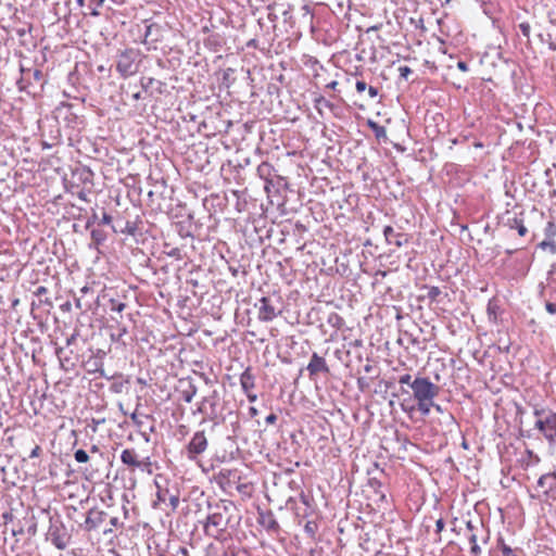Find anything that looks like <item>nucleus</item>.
<instances>
[{
  "label": "nucleus",
  "mask_w": 556,
  "mask_h": 556,
  "mask_svg": "<svg viewBox=\"0 0 556 556\" xmlns=\"http://www.w3.org/2000/svg\"><path fill=\"white\" fill-rule=\"evenodd\" d=\"M56 262L50 257L48 261H37V296L41 294H54L58 289Z\"/></svg>",
  "instance_id": "1"
},
{
  "label": "nucleus",
  "mask_w": 556,
  "mask_h": 556,
  "mask_svg": "<svg viewBox=\"0 0 556 556\" xmlns=\"http://www.w3.org/2000/svg\"><path fill=\"white\" fill-rule=\"evenodd\" d=\"M535 428L543 433L548 441L556 440V413L546 409H535Z\"/></svg>",
  "instance_id": "2"
},
{
  "label": "nucleus",
  "mask_w": 556,
  "mask_h": 556,
  "mask_svg": "<svg viewBox=\"0 0 556 556\" xmlns=\"http://www.w3.org/2000/svg\"><path fill=\"white\" fill-rule=\"evenodd\" d=\"M413 389L415 399L418 403V409L427 415L433 406V396L437 394L438 389L435 384H409Z\"/></svg>",
  "instance_id": "3"
},
{
  "label": "nucleus",
  "mask_w": 556,
  "mask_h": 556,
  "mask_svg": "<svg viewBox=\"0 0 556 556\" xmlns=\"http://www.w3.org/2000/svg\"><path fill=\"white\" fill-rule=\"evenodd\" d=\"M228 523L227 508L223 507L207 516L204 529L206 534L218 538L227 529Z\"/></svg>",
  "instance_id": "4"
},
{
  "label": "nucleus",
  "mask_w": 556,
  "mask_h": 556,
  "mask_svg": "<svg viewBox=\"0 0 556 556\" xmlns=\"http://www.w3.org/2000/svg\"><path fill=\"white\" fill-rule=\"evenodd\" d=\"M139 53L135 49H127L117 55L116 71L123 77H129L138 72L137 59Z\"/></svg>",
  "instance_id": "5"
},
{
  "label": "nucleus",
  "mask_w": 556,
  "mask_h": 556,
  "mask_svg": "<svg viewBox=\"0 0 556 556\" xmlns=\"http://www.w3.org/2000/svg\"><path fill=\"white\" fill-rule=\"evenodd\" d=\"M306 370L308 371V376L312 380L327 379L330 371L326 359L317 353H313L311 356Z\"/></svg>",
  "instance_id": "6"
},
{
  "label": "nucleus",
  "mask_w": 556,
  "mask_h": 556,
  "mask_svg": "<svg viewBox=\"0 0 556 556\" xmlns=\"http://www.w3.org/2000/svg\"><path fill=\"white\" fill-rule=\"evenodd\" d=\"M208 445L204 431H197L186 446L187 457L191 460L203 454Z\"/></svg>",
  "instance_id": "7"
},
{
  "label": "nucleus",
  "mask_w": 556,
  "mask_h": 556,
  "mask_svg": "<svg viewBox=\"0 0 556 556\" xmlns=\"http://www.w3.org/2000/svg\"><path fill=\"white\" fill-rule=\"evenodd\" d=\"M257 176L265 181V191L270 192V187L274 186V178L282 180L281 176L276 174L275 167L268 162H262L256 168Z\"/></svg>",
  "instance_id": "8"
},
{
  "label": "nucleus",
  "mask_w": 556,
  "mask_h": 556,
  "mask_svg": "<svg viewBox=\"0 0 556 556\" xmlns=\"http://www.w3.org/2000/svg\"><path fill=\"white\" fill-rule=\"evenodd\" d=\"M278 314L279 312L270 298L263 296L260 300L258 319L261 321H271Z\"/></svg>",
  "instance_id": "9"
},
{
  "label": "nucleus",
  "mask_w": 556,
  "mask_h": 556,
  "mask_svg": "<svg viewBox=\"0 0 556 556\" xmlns=\"http://www.w3.org/2000/svg\"><path fill=\"white\" fill-rule=\"evenodd\" d=\"M397 342L399 344L405 346L406 349H408L409 346H412L416 351H425L427 349L425 339H419L418 336H415L414 333L408 331H404L400 336Z\"/></svg>",
  "instance_id": "10"
},
{
  "label": "nucleus",
  "mask_w": 556,
  "mask_h": 556,
  "mask_svg": "<svg viewBox=\"0 0 556 556\" xmlns=\"http://www.w3.org/2000/svg\"><path fill=\"white\" fill-rule=\"evenodd\" d=\"M383 235L386 238V241L389 244H394L397 248L403 247L404 244L408 243V237L406 233L403 232H396L393 227L386 226L383 228Z\"/></svg>",
  "instance_id": "11"
},
{
  "label": "nucleus",
  "mask_w": 556,
  "mask_h": 556,
  "mask_svg": "<svg viewBox=\"0 0 556 556\" xmlns=\"http://www.w3.org/2000/svg\"><path fill=\"white\" fill-rule=\"evenodd\" d=\"M121 460L124 465L129 467L131 470L142 469L146 465L138 457V454L132 448H126L121 454Z\"/></svg>",
  "instance_id": "12"
},
{
  "label": "nucleus",
  "mask_w": 556,
  "mask_h": 556,
  "mask_svg": "<svg viewBox=\"0 0 556 556\" xmlns=\"http://www.w3.org/2000/svg\"><path fill=\"white\" fill-rule=\"evenodd\" d=\"M60 168V160L55 156H50L47 162H43L41 161L39 163V170L41 172H52V176H49V179H50V184H49V187L52 186L53 182H56L58 180V176H59V170Z\"/></svg>",
  "instance_id": "13"
},
{
  "label": "nucleus",
  "mask_w": 556,
  "mask_h": 556,
  "mask_svg": "<svg viewBox=\"0 0 556 556\" xmlns=\"http://www.w3.org/2000/svg\"><path fill=\"white\" fill-rule=\"evenodd\" d=\"M92 289L88 286H84L79 290V295L76 298V306L81 311H87L91 307V301L87 299L89 292Z\"/></svg>",
  "instance_id": "14"
},
{
  "label": "nucleus",
  "mask_w": 556,
  "mask_h": 556,
  "mask_svg": "<svg viewBox=\"0 0 556 556\" xmlns=\"http://www.w3.org/2000/svg\"><path fill=\"white\" fill-rule=\"evenodd\" d=\"M53 351L58 357L60 366L63 369L70 370L74 366L73 358L65 355V350L63 348H53Z\"/></svg>",
  "instance_id": "15"
},
{
  "label": "nucleus",
  "mask_w": 556,
  "mask_h": 556,
  "mask_svg": "<svg viewBox=\"0 0 556 556\" xmlns=\"http://www.w3.org/2000/svg\"><path fill=\"white\" fill-rule=\"evenodd\" d=\"M140 84H141V87L143 90H148L150 88H152L154 85H156V89L159 92H162V87L164 86V84L160 80H156L152 77H142L141 80H140Z\"/></svg>",
  "instance_id": "16"
},
{
  "label": "nucleus",
  "mask_w": 556,
  "mask_h": 556,
  "mask_svg": "<svg viewBox=\"0 0 556 556\" xmlns=\"http://www.w3.org/2000/svg\"><path fill=\"white\" fill-rule=\"evenodd\" d=\"M507 224L510 229H516L518 231L519 236H521V237L526 236L528 232V229L523 225L521 219H518V218L508 219Z\"/></svg>",
  "instance_id": "17"
},
{
  "label": "nucleus",
  "mask_w": 556,
  "mask_h": 556,
  "mask_svg": "<svg viewBox=\"0 0 556 556\" xmlns=\"http://www.w3.org/2000/svg\"><path fill=\"white\" fill-rule=\"evenodd\" d=\"M195 394V390L192 384H189L187 390L178 391V400L186 403H190Z\"/></svg>",
  "instance_id": "18"
},
{
  "label": "nucleus",
  "mask_w": 556,
  "mask_h": 556,
  "mask_svg": "<svg viewBox=\"0 0 556 556\" xmlns=\"http://www.w3.org/2000/svg\"><path fill=\"white\" fill-rule=\"evenodd\" d=\"M555 483H556V477L553 475H543L538 480V485L543 489L546 485L548 486V489H552Z\"/></svg>",
  "instance_id": "19"
},
{
  "label": "nucleus",
  "mask_w": 556,
  "mask_h": 556,
  "mask_svg": "<svg viewBox=\"0 0 556 556\" xmlns=\"http://www.w3.org/2000/svg\"><path fill=\"white\" fill-rule=\"evenodd\" d=\"M368 126L371 128V130L374 131L375 136L378 139L384 138L387 136L386 128L383 126L379 125L378 123L369 121Z\"/></svg>",
  "instance_id": "20"
},
{
  "label": "nucleus",
  "mask_w": 556,
  "mask_h": 556,
  "mask_svg": "<svg viewBox=\"0 0 556 556\" xmlns=\"http://www.w3.org/2000/svg\"><path fill=\"white\" fill-rule=\"evenodd\" d=\"M314 106L318 111V113L321 114V108L323 106L328 108V109H332L333 104L330 101H328L325 97L319 96V97L315 98Z\"/></svg>",
  "instance_id": "21"
},
{
  "label": "nucleus",
  "mask_w": 556,
  "mask_h": 556,
  "mask_svg": "<svg viewBox=\"0 0 556 556\" xmlns=\"http://www.w3.org/2000/svg\"><path fill=\"white\" fill-rule=\"evenodd\" d=\"M91 239L97 245H100L106 240V233L102 229H92Z\"/></svg>",
  "instance_id": "22"
},
{
  "label": "nucleus",
  "mask_w": 556,
  "mask_h": 556,
  "mask_svg": "<svg viewBox=\"0 0 556 556\" xmlns=\"http://www.w3.org/2000/svg\"><path fill=\"white\" fill-rule=\"evenodd\" d=\"M424 289L427 290L426 296L432 302L437 301L438 296L441 294V289L435 286H425Z\"/></svg>",
  "instance_id": "23"
},
{
  "label": "nucleus",
  "mask_w": 556,
  "mask_h": 556,
  "mask_svg": "<svg viewBox=\"0 0 556 556\" xmlns=\"http://www.w3.org/2000/svg\"><path fill=\"white\" fill-rule=\"evenodd\" d=\"M105 0H90L89 1V8L91 9L90 14L92 16H99L100 12L98 11L99 8H101L104 4Z\"/></svg>",
  "instance_id": "24"
},
{
  "label": "nucleus",
  "mask_w": 556,
  "mask_h": 556,
  "mask_svg": "<svg viewBox=\"0 0 556 556\" xmlns=\"http://www.w3.org/2000/svg\"><path fill=\"white\" fill-rule=\"evenodd\" d=\"M51 295L52 294H41L37 296L39 304L45 306L46 312H49V308L52 306Z\"/></svg>",
  "instance_id": "25"
},
{
  "label": "nucleus",
  "mask_w": 556,
  "mask_h": 556,
  "mask_svg": "<svg viewBox=\"0 0 556 556\" xmlns=\"http://www.w3.org/2000/svg\"><path fill=\"white\" fill-rule=\"evenodd\" d=\"M328 323L336 328H340L343 325V318L338 315L337 313H333L329 316Z\"/></svg>",
  "instance_id": "26"
},
{
  "label": "nucleus",
  "mask_w": 556,
  "mask_h": 556,
  "mask_svg": "<svg viewBox=\"0 0 556 556\" xmlns=\"http://www.w3.org/2000/svg\"><path fill=\"white\" fill-rule=\"evenodd\" d=\"M539 247L543 250L548 249L553 254L556 253V242L554 240H544L539 244Z\"/></svg>",
  "instance_id": "27"
},
{
  "label": "nucleus",
  "mask_w": 556,
  "mask_h": 556,
  "mask_svg": "<svg viewBox=\"0 0 556 556\" xmlns=\"http://www.w3.org/2000/svg\"><path fill=\"white\" fill-rule=\"evenodd\" d=\"M76 462L78 463H87L89 459V456L86 451L84 450H77L74 454Z\"/></svg>",
  "instance_id": "28"
},
{
  "label": "nucleus",
  "mask_w": 556,
  "mask_h": 556,
  "mask_svg": "<svg viewBox=\"0 0 556 556\" xmlns=\"http://www.w3.org/2000/svg\"><path fill=\"white\" fill-rule=\"evenodd\" d=\"M498 547H500L503 556H516L514 551L508 545H506L503 541H500Z\"/></svg>",
  "instance_id": "29"
},
{
  "label": "nucleus",
  "mask_w": 556,
  "mask_h": 556,
  "mask_svg": "<svg viewBox=\"0 0 556 556\" xmlns=\"http://www.w3.org/2000/svg\"><path fill=\"white\" fill-rule=\"evenodd\" d=\"M469 542L471 543V553L477 555L480 553V547L478 545L477 534L472 533L469 538Z\"/></svg>",
  "instance_id": "30"
},
{
  "label": "nucleus",
  "mask_w": 556,
  "mask_h": 556,
  "mask_svg": "<svg viewBox=\"0 0 556 556\" xmlns=\"http://www.w3.org/2000/svg\"><path fill=\"white\" fill-rule=\"evenodd\" d=\"M126 333H127V330H126V328H125V327H123V328H118V329H117V332H113V333L111 334V338H112V340H113V341L122 342L123 337H124Z\"/></svg>",
  "instance_id": "31"
},
{
  "label": "nucleus",
  "mask_w": 556,
  "mask_h": 556,
  "mask_svg": "<svg viewBox=\"0 0 556 556\" xmlns=\"http://www.w3.org/2000/svg\"><path fill=\"white\" fill-rule=\"evenodd\" d=\"M518 27L521 34L529 40L531 30L530 24L527 22H522L518 25Z\"/></svg>",
  "instance_id": "32"
},
{
  "label": "nucleus",
  "mask_w": 556,
  "mask_h": 556,
  "mask_svg": "<svg viewBox=\"0 0 556 556\" xmlns=\"http://www.w3.org/2000/svg\"><path fill=\"white\" fill-rule=\"evenodd\" d=\"M400 77L407 80L408 76L413 73L412 68L408 66H400L399 67Z\"/></svg>",
  "instance_id": "33"
},
{
  "label": "nucleus",
  "mask_w": 556,
  "mask_h": 556,
  "mask_svg": "<svg viewBox=\"0 0 556 556\" xmlns=\"http://www.w3.org/2000/svg\"><path fill=\"white\" fill-rule=\"evenodd\" d=\"M41 200H45L46 202L50 201V199H55L56 195L55 194H50L49 190L47 189H41L40 191L37 192Z\"/></svg>",
  "instance_id": "34"
},
{
  "label": "nucleus",
  "mask_w": 556,
  "mask_h": 556,
  "mask_svg": "<svg viewBox=\"0 0 556 556\" xmlns=\"http://www.w3.org/2000/svg\"><path fill=\"white\" fill-rule=\"evenodd\" d=\"M316 528H317V526H316V523H315V522H313V521H307V522L305 523V526H304V530H305V531H306L311 536H313V535L315 534V532H316Z\"/></svg>",
  "instance_id": "35"
},
{
  "label": "nucleus",
  "mask_w": 556,
  "mask_h": 556,
  "mask_svg": "<svg viewBox=\"0 0 556 556\" xmlns=\"http://www.w3.org/2000/svg\"><path fill=\"white\" fill-rule=\"evenodd\" d=\"M111 223H112V216L110 214H108L106 212H104L99 222V225H110Z\"/></svg>",
  "instance_id": "36"
},
{
  "label": "nucleus",
  "mask_w": 556,
  "mask_h": 556,
  "mask_svg": "<svg viewBox=\"0 0 556 556\" xmlns=\"http://www.w3.org/2000/svg\"><path fill=\"white\" fill-rule=\"evenodd\" d=\"M125 306H126L125 303H122V302L115 303V301H112L111 309L121 313L124 311Z\"/></svg>",
  "instance_id": "37"
},
{
  "label": "nucleus",
  "mask_w": 556,
  "mask_h": 556,
  "mask_svg": "<svg viewBox=\"0 0 556 556\" xmlns=\"http://www.w3.org/2000/svg\"><path fill=\"white\" fill-rule=\"evenodd\" d=\"M355 88L357 92L362 93L367 89V84L364 80H357Z\"/></svg>",
  "instance_id": "38"
},
{
  "label": "nucleus",
  "mask_w": 556,
  "mask_h": 556,
  "mask_svg": "<svg viewBox=\"0 0 556 556\" xmlns=\"http://www.w3.org/2000/svg\"><path fill=\"white\" fill-rule=\"evenodd\" d=\"M104 422V419H101V420H98V419H92L91 420V424H89V427L91 428V431L92 432H96L98 430V427Z\"/></svg>",
  "instance_id": "39"
},
{
  "label": "nucleus",
  "mask_w": 556,
  "mask_h": 556,
  "mask_svg": "<svg viewBox=\"0 0 556 556\" xmlns=\"http://www.w3.org/2000/svg\"><path fill=\"white\" fill-rule=\"evenodd\" d=\"M545 308L546 311L552 314V315H555L556 314V304L555 303H552V302H546L545 304Z\"/></svg>",
  "instance_id": "40"
},
{
  "label": "nucleus",
  "mask_w": 556,
  "mask_h": 556,
  "mask_svg": "<svg viewBox=\"0 0 556 556\" xmlns=\"http://www.w3.org/2000/svg\"><path fill=\"white\" fill-rule=\"evenodd\" d=\"M444 520L442 518H439L437 521H435V530H437V533H441L444 529Z\"/></svg>",
  "instance_id": "41"
},
{
  "label": "nucleus",
  "mask_w": 556,
  "mask_h": 556,
  "mask_svg": "<svg viewBox=\"0 0 556 556\" xmlns=\"http://www.w3.org/2000/svg\"><path fill=\"white\" fill-rule=\"evenodd\" d=\"M366 90H368V94H369L370 98H376L378 96V93H379L378 92V88H376L374 86L367 87Z\"/></svg>",
  "instance_id": "42"
},
{
  "label": "nucleus",
  "mask_w": 556,
  "mask_h": 556,
  "mask_svg": "<svg viewBox=\"0 0 556 556\" xmlns=\"http://www.w3.org/2000/svg\"><path fill=\"white\" fill-rule=\"evenodd\" d=\"M547 235L554 236L556 232V226L554 223H548L546 228Z\"/></svg>",
  "instance_id": "43"
},
{
  "label": "nucleus",
  "mask_w": 556,
  "mask_h": 556,
  "mask_svg": "<svg viewBox=\"0 0 556 556\" xmlns=\"http://www.w3.org/2000/svg\"><path fill=\"white\" fill-rule=\"evenodd\" d=\"M457 68H458L459 71H462V72H467V71L469 70V66H468V64H467L466 62H464V61H459V62L457 63Z\"/></svg>",
  "instance_id": "44"
},
{
  "label": "nucleus",
  "mask_w": 556,
  "mask_h": 556,
  "mask_svg": "<svg viewBox=\"0 0 556 556\" xmlns=\"http://www.w3.org/2000/svg\"><path fill=\"white\" fill-rule=\"evenodd\" d=\"M178 502H179L178 496L172 495L169 497V503H170V506H172L173 509H176V507L178 505Z\"/></svg>",
  "instance_id": "45"
},
{
  "label": "nucleus",
  "mask_w": 556,
  "mask_h": 556,
  "mask_svg": "<svg viewBox=\"0 0 556 556\" xmlns=\"http://www.w3.org/2000/svg\"><path fill=\"white\" fill-rule=\"evenodd\" d=\"M496 308L497 306L496 305H493L491 302L489 303L488 305V314L489 316L491 317V315H496Z\"/></svg>",
  "instance_id": "46"
},
{
  "label": "nucleus",
  "mask_w": 556,
  "mask_h": 556,
  "mask_svg": "<svg viewBox=\"0 0 556 556\" xmlns=\"http://www.w3.org/2000/svg\"><path fill=\"white\" fill-rule=\"evenodd\" d=\"M497 349L501 351V352H508L509 351V344L508 343H501V341L498 342V345H497Z\"/></svg>",
  "instance_id": "47"
},
{
  "label": "nucleus",
  "mask_w": 556,
  "mask_h": 556,
  "mask_svg": "<svg viewBox=\"0 0 556 556\" xmlns=\"http://www.w3.org/2000/svg\"><path fill=\"white\" fill-rule=\"evenodd\" d=\"M265 420L267 424H275L277 420V416L275 414H269Z\"/></svg>",
  "instance_id": "48"
},
{
  "label": "nucleus",
  "mask_w": 556,
  "mask_h": 556,
  "mask_svg": "<svg viewBox=\"0 0 556 556\" xmlns=\"http://www.w3.org/2000/svg\"><path fill=\"white\" fill-rule=\"evenodd\" d=\"M402 407L404 410H413L415 406H414V404L410 405L409 403H405V400H404L402 403Z\"/></svg>",
  "instance_id": "49"
},
{
  "label": "nucleus",
  "mask_w": 556,
  "mask_h": 556,
  "mask_svg": "<svg viewBox=\"0 0 556 556\" xmlns=\"http://www.w3.org/2000/svg\"><path fill=\"white\" fill-rule=\"evenodd\" d=\"M397 382H410V376L409 375H403L400 377Z\"/></svg>",
  "instance_id": "50"
},
{
  "label": "nucleus",
  "mask_w": 556,
  "mask_h": 556,
  "mask_svg": "<svg viewBox=\"0 0 556 556\" xmlns=\"http://www.w3.org/2000/svg\"><path fill=\"white\" fill-rule=\"evenodd\" d=\"M337 86H338V81L332 80L329 84H327L326 88L334 90L337 88Z\"/></svg>",
  "instance_id": "51"
},
{
  "label": "nucleus",
  "mask_w": 556,
  "mask_h": 556,
  "mask_svg": "<svg viewBox=\"0 0 556 556\" xmlns=\"http://www.w3.org/2000/svg\"><path fill=\"white\" fill-rule=\"evenodd\" d=\"M413 382L419 383V382H430L429 378H416Z\"/></svg>",
  "instance_id": "52"
},
{
  "label": "nucleus",
  "mask_w": 556,
  "mask_h": 556,
  "mask_svg": "<svg viewBox=\"0 0 556 556\" xmlns=\"http://www.w3.org/2000/svg\"><path fill=\"white\" fill-rule=\"evenodd\" d=\"M169 255H170V256H178V255H179V249H173V250L169 252Z\"/></svg>",
  "instance_id": "53"
},
{
  "label": "nucleus",
  "mask_w": 556,
  "mask_h": 556,
  "mask_svg": "<svg viewBox=\"0 0 556 556\" xmlns=\"http://www.w3.org/2000/svg\"><path fill=\"white\" fill-rule=\"evenodd\" d=\"M135 227L134 226H130L129 223H127V230H128V233L132 235L135 232Z\"/></svg>",
  "instance_id": "54"
},
{
  "label": "nucleus",
  "mask_w": 556,
  "mask_h": 556,
  "mask_svg": "<svg viewBox=\"0 0 556 556\" xmlns=\"http://www.w3.org/2000/svg\"><path fill=\"white\" fill-rule=\"evenodd\" d=\"M132 99H134L135 101L140 100V99H141V93H140V92H136V93H134V94H132Z\"/></svg>",
  "instance_id": "55"
},
{
  "label": "nucleus",
  "mask_w": 556,
  "mask_h": 556,
  "mask_svg": "<svg viewBox=\"0 0 556 556\" xmlns=\"http://www.w3.org/2000/svg\"><path fill=\"white\" fill-rule=\"evenodd\" d=\"M117 523H118V518H117V517H113V518L111 519V525H112V526H114V527H116V526H117Z\"/></svg>",
  "instance_id": "56"
},
{
  "label": "nucleus",
  "mask_w": 556,
  "mask_h": 556,
  "mask_svg": "<svg viewBox=\"0 0 556 556\" xmlns=\"http://www.w3.org/2000/svg\"><path fill=\"white\" fill-rule=\"evenodd\" d=\"M165 498H164V495L162 494V492H157V502H164Z\"/></svg>",
  "instance_id": "57"
},
{
  "label": "nucleus",
  "mask_w": 556,
  "mask_h": 556,
  "mask_svg": "<svg viewBox=\"0 0 556 556\" xmlns=\"http://www.w3.org/2000/svg\"><path fill=\"white\" fill-rule=\"evenodd\" d=\"M41 144H42L43 149H47V148H51L54 143H48L46 141H42Z\"/></svg>",
  "instance_id": "58"
},
{
  "label": "nucleus",
  "mask_w": 556,
  "mask_h": 556,
  "mask_svg": "<svg viewBox=\"0 0 556 556\" xmlns=\"http://www.w3.org/2000/svg\"><path fill=\"white\" fill-rule=\"evenodd\" d=\"M75 339H76V338H75V336H72L71 338H68V339L66 340L67 345L72 344V343L75 341Z\"/></svg>",
  "instance_id": "59"
},
{
  "label": "nucleus",
  "mask_w": 556,
  "mask_h": 556,
  "mask_svg": "<svg viewBox=\"0 0 556 556\" xmlns=\"http://www.w3.org/2000/svg\"><path fill=\"white\" fill-rule=\"evenodd\" d=\"M342 353H345V352H344V351H341V350H337V351L334 352V354H336V356H337L338 358H341V354H342Z\"/></svg>",
  "instance_id": "60"
},
{
  "label": "nucleus",
  "mask_w": 556,
  "mask_h": 556,
  "mask_svg": "<svg viewBox=\"0 0 556 556\" xmlns=\"http://www.w3.org/2000/svg\"><path fill=\"white\" fill-rule=\"evenodd\" d=\"M55 545H56L59 548H63V547H64V544H63V543H60L59 541H55Z\"/></svg>",
  "instance_id": "61"
},
{
  "label": "nucleus",
  "mask_w": 556,
  "mask_h": 556,
  "mask_svg": "<svg viewBox=\"0 0 556 556\" xmlns=\"http://www.w3.org/2000/svg\"><path fill=\"white\" fill-rule=\"evenodd\" d=\"M467 528H468L469 530H472V529H473V525L471 523V521H468V522H467Z\"/></svg>",
  "instance_id": "62"
},
{
  "label": "nucleus",
  "mask_w": 556,
  "mask_h": 556,
  "mask_svg": "<svg viewBox=\"0 0 556 556\" xmlns=\"http://www.w3.org/2000/svg\"><path fill=\"white\" fill-rule=\"evenodd\" d=\"M34 311H35V302H31L30 303V313H34Z\"/></svg>",
  "instance_id": "63"
},
{
  "label": "nucleus",
  "mask_w": 556,
  "mask_h": 556,
  "mask_svg": "<svg viewBox=\"0 0 556 556\" xmlns=\"http://www.w3.org/2000/svg\"><path fill=\"white\" fill-rule=\"evenodd\" d=\"M230 270H231V273H232V275H233V276H237V273H238V270H237V269H235V268H230Z\"/></svg>",
  "instance_id": "64"
}]
</instances>
